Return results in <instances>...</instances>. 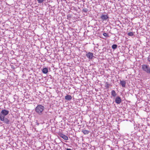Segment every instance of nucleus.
I'll list each match as a JSON object with an SVG mask.
<instances>
[{"label": "nucleus", "instance_id": "f03ea898", "mask_svg": "<svg viewBox=\"0 0 150 150\" xmlns=\"http://www.w3.org/2000/svg\"><path fill=\"white\" fill-rule=\"evenodd\" d=\"M5 116L0 113V120L1 121H3L6 124L9 123V121L6 118H5Z\"/></svg>", "mask_w": 150, "mask_h": 150}, {"label": "nucleus", "instance_id": "9b49d317", "mask_svg": "<svg viewBox=\"0 0 150 150\" xmlns=\"http://www.w3.org/2000/svg\"><path fill=\"white\" fill-rule=\"evenodd\" d=\"M111 93L112 96L114 97H115L116 96L117 94L116 92L114 90H112L111 91Z\"/></svg>", "mask_w": 150, "mask_h": 150}, {"label": "nucleus", "instance_id": "7ed1b4c3", "mask_svg": "<svg viewBox=\"0 0 150 150\" xmlns=\"http://www.w3.org/2000/svg\"><path fill=\"white\" fill-rule=\"evenodd\" d=\"M142 69L146 72L148 73H150V69L149 66L145 64H144L142 65Z\"/></svg>", "mask_w": 150, "mask_h": 150}, {"label": "nucleus", "instance_id": "f257e3e1", "mask_svg": "<svg viewBox=\"0 0 150 150\" xmlns=\"http://www.w3.org/2000/svg\"><path fill=\"white\" fill-rule=\"evenodd\" d=\"M45 108L44 106L39 105H38L35 108L36 112L39 114L41 115L42 114L43 111L44 110Z\"/></svg>", "mask_w": 150, "mask_h": 150}, {"label": "nucleus", "instance_id": "f8f14e48", "mask_svg": "<svg viewBox=\"0 0 150 150\" xmlns=\"http://www.w3.org/2000/svg\"><path fill=\"white\" fill-rule=\"evenodd\" d=\"M82 132L84 134H88L89 133V131L86 129L82 130Z\"/></svg>", "mask_w": 150, "mask_h": 150}, {"label": "nucleus", "instance_id": "1a4fd4ad", "mask_svg": "<svg viewBox=\"0 0 150 150\" xmlns=\"http://www.w3.org/2000/svg\"><path fill=\"white\" fill-rule=\"evenodd\" d=\"M120 84L121 85L122 87H124L125 86L126 82L124 81L120 80Z\"/></svg>", "mask_w": 150, "mask_h": 150}, {"label": "nucleus", "instance_id": "6e6552de", "mask_svg": "<svg viewBox=\"0 0 150 150\" xmlns=\"http://www.w3.org/2000/svg\"><path fill=\"white\" fill-rule=\"evenodd\" d=\"M101 18L103 20H105L108 18V17L107 15H103L101 16Z\"/></svg>", "mask_w": 150, "mask_h": 150}, {"label": "nucleus", "instance_id": "9d476101", "mask_svg": "<svg viewBox=\"0 0 150 150\" xmlns=\"http://www.w3.org/2000/svg\"><path fill=\"white\" fill-rule=\"evenodd\" d=\"M65 98L67 100H70L72 99V97L71 96L68 95L65 96Z\"/></svg>", "mask_w": 150, "mask_h": 150}, {"label": "nucleus", "instance_id": "aec40b11", "mask_svg": "<svg viewBox=\"0 0 150 150\" xmlns=\"http://www.w3.org/2000/svg\"><path fill=\"white\" fill-rule=\"evenodd\" d=\"M66 150H71L70 149H67Z\"/></svg>", "mask_w": 150, "mask_h": 150}, {"label": "nucleus", "instance_id": "0eeeda50", "mask_svg": "<svg viewBox=\"0 0 150 150\" xmlns=\"http://www.w3.org/2000/svg\"><path fill=\"white\" fill-rule=\"evenodd\" d=\"M115 102L117 104H119L121 102V98L119 96L117 97L115 99Z\"/></svg>", "mask_w": 150, "mask_h": 150}, {"label": "nucleus", "instance_id": "6ab92c4d", "mask_svg": "<svg viewBox=\"0 0 150 150\" xmlns=\"http://www.w3.org/2000/svg\"><path fill=\"white\" fill-rule=\"evenodd\" d=\"M148 60L150 62V57H148Z\"/></svg>", "mask_w": 150, "mask_h": 150}, {"label": "nucleus", "instance_id": "423d86ee", "mask_svg": "<svg viewBox=\"0 0 150 150\" xmlns=\"http://www.w3.org/2000/svg\"><path fill=\"white\" fill-rule=\"evenodd\" d=\"M5 116L7 115L9 113V111L6 110H2L0 112Z\"/></svg>", "mask_w": 150, "mask_h": 150}, {"label": "nucleus", "instance_id": "2eb2a0df", "mask_svg": "<svg viewBox=\"0 0 150 150\" xmlns=\"http://www.w3.org/2000/svg\"><path fill=\"white\" fill-rule=\"evenodd\" d=\"M117 45H113L112 46V48L113 49H115L117 47Z\"/></svg>", "mask_w": 150, "mask_h": 150}, {"label": "nucleus", "instance_id": "ddd939ff", "mask_svg": "<svg viewBox=\"0 0 150 150\" xmlns=\"http://www.w3.org/2000/svg\"><path fill=\"white\" fill-rule=\"evenodd\" d=\"M42 71L43 73L46 74L48 72V69L47 68H44L43 69Z\"/></svg>", "mask_w": 150, "mask_h": 150}, {"label": "nucleus", "instance_id": "dca6fc26", "mask_svg": "<svg viewBox=\"0 0 150 150\" xmlns=\"http://www.w3.org/2000/svg\"><path fill=\"white\" fill-rule=\"evenodd\" d=\"M88 11V10L87 8H84L83 10V12L84 13H86Z\"/></svg>", "mask_w": 150, "mask_h": 150}, {"label": "nucleus", "instance_id": "4468645a", "mask_svg": "<svg viewBox=\"0 0 150 150\" xmlns=\"http://www.w3.org/2000/svg\"><path fill=\"white\" fill-rule=\"evenodd\" d=\"M127 35L129 36H132L134 35V34L132 32H130L128 33Z\"/></svg>", "mask_w": 150, "mask_h": 150}, {"label": "nucleus", "instance_id": "f3484780", "mask_svg": "<svg viewBox=\"0 0 150 150\" xmlns=\"http://www.w3.org/2000/svg\"><path fill=\"white\" fill-rule=\"evenodd\" d=\"M103 35L105 37H108V34L106 33H104L103 34Z\"/></svg>", "mask_w": 150, "mask_h": 150}, {"label": "nucleus", "instance_id": "a211bd4d", "mask_svg": "<svg viewBox=\"0 0 150 150\" xmlns=\"http://www.w3.org/2000/svg\"><path fill=\"white\" fill-rule=\"evenodd\" d=\"M43 1L44 0H37L38 3H42L43 2Z\"/></svg>", "mask_w": 150, "mask_h": 150}, {"label": "nucleus", "instance_id": "39448f33", "mask_svg": "<svg viewBox=\"0 0 150 150\" xmlns=\"http://www.w3.org/2000/svg\"><path fill=\"white\" fill-rule=\"evenodd\" d=\"M59 135L60 137L66 140H67L68 139V137L62 134L59 133Z\"/></svg>", "mask_w": 150, "mask_h": 150}, {"label": "nucleus", "instance_id": "20e7f679", "mask_svg": "<svg viewBox=\"0 0 150 150\" xmlns=\"http://www.w3.org/2000/svg\"><path fill=\"white\" fill-rule=\"evenodd\" d=\"M86 57L90 59H92L93 57V53L88 52L86 54Z\"/></svg>", "mask_w": 150, "mask_h": 150}]
</instances>
